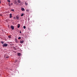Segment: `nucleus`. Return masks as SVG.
Masks as SVG:
<instances>
[{
	"mask_svg": "<svg viewBox=\"0 0 77 77\" xmlns=\"http://www.w3.org/2000/svg\"><path fill=\"white\" fill-rule=\"evenodd\" d=\"M3 47H7L8 46V44L6 43L2 45Z\"/></svg>",
	"mask_w": 77,
	"mask_h": 77,
	"instance_id": "1",
	"label": "nucleus"
},
{
	"mask_svg": "<svg viewBox=\"0 0 77 77\" xmlns=\"http://www.w3.org/2000/svg\"><path fill=\"white\" fill-rule=\"evenodd\" d=\"M11 28L12 29V30H14V26L12 25L11 26Z\"/></svg>",
	"mask_w": 77,
	"mask_h": 77,
	"instance_id": "2",
	"label": "nucleus"
},
{
	"mask_svg": "<svg viewBox=\"0 0 77 77\" xmlns=\"http://www.w3.org/2000/svg\"><path fill=\"white\" fill-rule=\"evenodd\" d=\"M19 18H20V17H19V15H17L16 16V18L17 19V20H19Z\"/></svg>",
	"mask_w": 77,
	"mask_h": 77,
	"instance_id": "3",
	"label": "nucleus"
},
{
	"mask_svg": "<svg viewBox=\"0 0 77 77\" xmlns=\"http://www.w3.org/2000/svg\"><path fill=\"white\" fill-rule=\"evenodd\" d=\"M10 16L9 17V18H12V16L11 14H10Z\"/></svg>",
	"mask_w": 77,
	"mask_h": 77,
	"instance_id": "4",
	"label": "nucleus"
},
{
	"mask_svg": "<svg viewBox=\"0 0 77 77\" xmlns=\"http://www.w3.org/2000/svg\"><path fill=\"white\" fill-rule=\"evenodd\" d=\"M21 11H25V9L24 8H22L21 9Z\"/></svg>",
	"mask_w": 77,
	"mask_h": 77,
	"instance_id": "5",
	"label": "nucleus"
},
{
	"mask_svg": "<svg viewBox=\"0 0 77 77\" xmlns=\"http://www.w3.org/2000/svg\"><path fill=\"white\" fill-rule=\"evenodd\" d=\"M17 26V28H19L20 27V24H18Z\"/></svg>",
	"mask_w": 77,
	"mask_h": 77,
	"instance_id": "6",
	"label": "nucleus"
},
{
	"mask_svg": "<svg viewBox=\"0 0 77 77\" xmlns=\"http://www.w3.org/2000/svg\"><path fill=\"white\" fill-rule=\"evenodd\" d=\"M18 2L19 3H21V1H20V0H18Z\"/></svg>",
	"mask_w": 77,
	"mask_h": 77,
	"instance_id": "7",
	"label": "nucleus"
},
{
	"mask_svg": "<svg viewBox=\"0 0 77 77\" xmlns=\"http://www.w3.org/2000/svg\"><path fill=\"white\" fill-rule=\"evenodd\" d=\"M8 38H9L10 39H11V36L9 35L8 36Z\"/></svg>",
	"mask_w": 77,
	"mask_h": 77,
	"instance_id": "8",
	"label": "nucleus"
},
{
	"mask_svg": "<svg viewBox=\"0 0 77 77\" xmlns=\"http://www.w3.org/2000/svg\"><path fill=\"white\" fill-rule=\"evenodd\" d=\"M23 41H20V43H21V44H23Z\"/></svg>",
	"mask_w": 77,
	"mask_h": 77,
	"instance_id": "9",
	"label": "nucleus"
},
{
	"mask_svg": "<svg viewBox=\"0 0 77 77\" xmlns=\"http://www.w3.org/2000/svg\"><path fill=\"white\" fill-rule=\"evenodd\" d=\"M18 56H20L21 55V54L20 53H19L17 54Z\"/></svg>",
	"mask_w": 77,
	"mask_h": 77,
	"instance_id": "10",
	"label": "nucleus"
},
{
	"mask_svg": "<svg viewBox=\"0 0 77 77\" xmlns=\"http://www.w3.org/2000/svg\"><path fill=\"white\" fill-rule=\"evenodd\" d=\"M26 12H29V9H27L26 10Z\"/></svg>",
	"mask_w": 77,
	"mask_h": 77,
	"instance_id": "11",
	"label": "nucleus"
},
{
	"mask_svg": "<svg viewBox=\"0 0 77 77\" xmlns=\"http://www.w3.org/2000/svg\"><path fill=\"white\" fill-rule=\"evenodd\" d=\"M7 2H9V3H10V2H11V1L9 0H8Z\"/></svg>",
	"mask_w": 77,
	"mask_h": 77,
	"instance_id": "12",
	"label": "nucleus"
},
{
	"mask_svg": "<svg viewBox=\"0 0 77 77\" xmlns=\"http://www.w3.org/2000/svg\"><path fill=\"white\" fill-rule=\"evenodd\" d=\"M23 15H24V14H21V17H23Z\"/></svg>",
	"mask_w": 77,
	"mask_h": 77,
	"instance_id": "13",
	"label": "nucleus"
},
{
	"mask_svg": "<svg viewBox=\"0 0 77 77\" xmlns=\"http://www.w3.org/2000/svg\"><path fill=\"white\" fill-rule=\"evenodd\" d=\"M1 44H4V42H3L1 41Z\"/></svg>",
	"mask_w": 77,
	"mask_h": 77,
	"instance_id": "14",
	"label": "nucleus"
},
{
	"mask_svg": "<svg viewBox=\"0 0 77 77\" xmlns=\"http://www.w3.org/2000/svg\"><path fill=\"white\" fill-rule=\"evenodd\" d=\"M14 2H15L14 3V4H16V3H17V1H15Z\"/></svg>",
	"mask_w": 77,
	"mask_h": 77,
	"instance_id": "15",
	"label": "nucleus"
},
{
	"mask_svg": "<svg viewBox=\"0 0 77 77\" xmlns=\"http://www.w3.org/2000/svg\"><path fill=\"white\" fill-rule=\"evenodd\" d=\"M25 4L26 5H28L27 3L26 2H25Z\"/></svg>",
	"mask_w": 77,
	"mask_h": 77,
	"instance_id": "16",
	"label": "nucleus"
},
{
	"mask_svg": "<svg viewBox=\"0 0 77 77\" xmlns=\"http://www.w3.org/2000/svg\"><path fill=\"white\" fill-rule=\"evenodd\" d=\"M18 39H21V37H20L18 38Z\"/></svg>",
	"mask_w": 77,
	"mask_h": 77,
	"instance_id": "17",
	"label": "nucleus"
},
{
	"mask_svg": "<svg viewBox=\"0 0 77 77\" xmlns=\"http://www.w3.org/2000/svg\"><path fill=\"white\" fill-rule=\"evenodd\" d=\"M23 28L24 29H26V26H23Z\"/></svg>",
	"mask_w": 77,
	"mask_h": 77,
	"instance_id": "18",
	"label": "nucleus"
},
{
	"mask_svg": "<svg viewBox=\"0 0 77 77\" xmlns=\"http://www.w3.org/2000/svg\"><path fill=\"white\" fill-rule=\"evenodd\" d=\"M11 11H14V10L12 9H11Z\"/></svg>",
	"mask_w": 77,
	"mask_h": 77,
	"instance_id": "19",
	"label": "nucleus"
},
{
	"mask_svg": "<svg viewBox=\"0 0 77 77\" xmlns=\"http://www.w3.org/2000/svg\"><path fill=\"white\" fill-rule=\"evenodd\" d=\"M9 6H11V4H9Z\"/></svg>",
	"mask_w": 77,
	"mask_h": 77,
	"instance_id": "20",
	"label": "nucleus"
},
{
	"mask_svg": "<svg viewBox=\"0 0 77 77\" xmlns=\"http://www.w3.org/2000/svg\"><path fill=\"white\" fill-rule=\"evenodd\" d=\"M6 58H9V57H6Z\"/></svg>",
	"mask_w": 77,
	"mask_h": 77,
	"instance_id": "21",
	"label": "nucleus"
},
{
	"mask_svg": "<svg viewBox=\"0 0 77 77\" xmlns=\"http://www.w3.org/2000/svg\"><path fill=\"white\" fill-rule=\"evenodd\" d=\"M21 31H20V33H21Z\"/></svg>",
	"mask_w": 77,
	"mask_h": 77,
	"instance_id": "22",
	"label": "nucleus"
},
{
	"mask_svg": "<svg viewBox=\"0 0 77 77\" xmlns=\"http://www.w3.org/2000/svg\"><path fill=\"white\" fill-rule=\"evenodd\" d=\"M0 16H2V14H0Z\"/></svg>",
	"mask_w": 77,
	"mask_h": 77,
	"instance_id": "23",
	"label": "nucleus"
},
{
	"mask_svg": "<svg viewBox=\"0 0 77 77\" xmlns=\"http://www.w3.org/2000/svg\"><path fill=\"white\" fill-rule=\"evenodd\" d=\"M11 5H12V3H11Z\"/></svg>",
	"mask_w": 77,
	"mask_h": 77,
	"instance_id": "24",
	"label": "nucleus"
},
{
	"mask_svg": "<svg viewBox=\"0 0 77 77\" xmlns=\"http://www.w3.org/2000/svg\"><path fill=\"white\" fill-rule=\"evenodd\" d=\"M1 3V1H0V4Z\"/></svg>",
	"mask_w": 77,
	"mask_h": 77,
	"instance_id": "25",
	"label": "nucleus"
},
{
	"mask_svg": "<svg viewBox=\"0 0 77 77\" xmlns=\"http://www.w3.org/2000/svg\"><path fill=\"white\" fill-rule=\"evenodd\" d=\"M14 18V19H15V17H14V18Z\"/></svg>",
	"mask_w": 77,
	"mask_h": 77,
	"instance_id": "26",
	"label": "nucleus"
},
{
	"mask_svg": "<svg viewBox=\"0 0 77 77\" xmlns=\"http://www.w3.org/2000/svg\"><path fill=\"white\" fill-rule=\"evenodd\" d=\"M9 5H10V3H9Z\"/></svg>",
	"mask_w": 77,
	"mask_h": 77,
	"instance_id": "27",
	"label": "nucleus"
}]
</instances>
